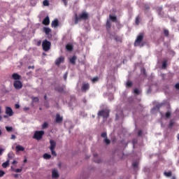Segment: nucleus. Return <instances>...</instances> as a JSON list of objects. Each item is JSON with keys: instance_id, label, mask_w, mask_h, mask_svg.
<instances>
[{"instance_id": "nucleus-1", "label": "nucleus", "mask_w": 179, "mask_h": 179, "mask_svg": "<svg viewBox=\"0 0 179 179\" xmlns=\"http://www.w3.org/2000/svg\"><path fill=\"white\" fill-rule=\"evenodd\" d=\"M89 17V14L87 13H83L82 14L78 15V14L75 15V24H78L80 20H87Z\"/></svg>"}, {"instance_id": "nucleus-2", "label": "nucleus", "mask_w": 179, "mask_h": 179, "mask_svg": "<svg viewBox=\"0 0 179 179\" xmlns=\"http://www.w3.org/2000/svg\"><path fill=\"white\" fill-rule=\"evenodd\" d=\"M142 41H143V34H141L137 36L136 41H134V46L139 47V45H141V47H143V44H141Z\"/></svg>"}, {"instance_id": "nucleus-3", "label": "nucleus", "mask_w": 179, "mask_h": 179, "mask_svg": "<svg viewBox=\"0 0 179 179\" xmlns=\"http://www.w3.org/2000/svg\"><path fill=\"white\" fill-rule=\"evenodd\" d=\"M42 47L43 51H50V50H51V42L48 40L43 41L42 43Z\"/></svg>"}, {"instance_id": "nucleus-4", "label": "nucleus", "mask_w": 179, "mask_h": 179, "mask_svg": "<svg viewBox=\"0 0 179 179\" xmlns=\"http://www.w3.org/2000/svg\"><path fill=\"white\" fill-rule=\"evenodd\" d=\"M44 136V131H36L33 138L36 139V141H41V139H43V136Z\"/></svg>"}, {"instance_id": "nucleus-5", "label": "nucleus", "mask_w": 179, "mask_h": 179, "mask_svg": "<svg viewBox=\"0 0 179 179\" xmlns=\"http://www.w3.org/2000/svg\"><path fill=\"white\" fill-rule=\"evenodd\" d=\"M98 117H103V118L107 120V118L110 117V111L108 110H99L98 113Z\"/></svg>"}, {"instance_id": "nucleus-6", "label": "nucleus", "mask_w": 179, "mask_h": 179, "mask_svg": "<svg viewBox=\"0 0 179 179\" xmlns=\"http://www.w3.org/2000/svg\"><path fill=\"white\" fill-rule=\"evenodd\" d=\"M13 86L16 90H20L23 87V84L20 80H15L13 83Z\"/></svg>"}, {"instance_id": "nucleus-7", "label": "nucleus", "mask_w": 179, "mask_h": 179, "mask_svg": "<svg viewBox=\"0 0 179 179\" xmlns=\"http://www.w3.org/2000/svg\"><path fill=\"white\" fill-rule=\"evenodd\" d=\"M65 62V57L60 56L59 58H57L55 61V65L57 66H59L61 64H64Z\"/></svg>"}, {"instance_id": "nucleus-8", "label": "nucleus", "mask_w": 179, "mask_h": 179, "mask_svg": "<svg viewBox=\"0 0 179 179\" xmlns=\"http://www.w3.org/2000/svg\"><path fill=\"white\" fill-rule=\"evenodd\" d=\"M89 89H90V85H89L87 83H83L81 87L82 92H86L87 90H89Z\"/></svg>"}, {"instance_id": "nucleus-9", "label": "nucleus", "mask_w": 179, "mask_h": 179, "mask_svg": "<svg viewBox=\"0 0 179 179\" xmlns=\"http://www.w3.org/2000/svg\"><path fill=\"white\" fill-rule=\"evenodd\" d=\"M52 178H59V173H58V170L55 169L52 170Z\"/></svg>"}, {"instance_id": "nucleus-10", "label": "nucleus", "mask_w": 179, "mask_h": 179, "mask_svg": "<svg viewBox=\"0 0 179 179\" xmlns=\"http://www.w3.org/2000/svg\"><path fill=\"white\" fill-rule=\"evenodd\" d=\"M6 114L9 115V117H12V115H13V110H12V108L6 107Z\"/></svg>"}, {"instance_id": "nucleus-11", "label": "nucleus", "mask_w": 179, "mask_h": 179, "mask_svg": "<svg viewBox=\"0 0 179 179\" xmlns=\"http://www.w3.org/2000/svg\"><path fill=\"white\" fill-rule=\"evenodd\" d=\"M56 122L59 123V122H62V121H64V117L61 115H59V114H57L56 115Z\"/></svg>"}, {"instance_id": "nucleus-12", "label": "nucleus", "mask_w": 179, "mask_h": 179, "mask_svg": "<svg viewBox=\"0 0 179 179\" xmlns=\"http://www.w3.org/2000/svg\"><path fill=\"white\" fill-rule=\"evenodd\" d=\"M50 150H54V149H55V146H57V143L55 142V141H54V140H50Z\"/></svg>"}, {"instance_id": "nucleus-13", "label": "nucleus", "mask_w": 179, "mask_h": 179, "mask_svg": "<svg viewBox=\"0 0 179 179\" xmlns=\"http://www.w3.org/2000/svg\"><path fill=\"white\" fill-rule=\"evenodd\" d=\"M42 23L44 24V26H48V24H50V17L48 16L45 17Z\"/></svg>"}, {"instance_id": "nucleus-14", "label": "nucleus", "mask_w": 179, "mask_h": 179, "mask_svg": "<svg viewBox=\"0 0 179 179\" xmlns=\"http://www.w3.org/2000/svg\"><path fill=\"white\" fill-rule=\"evenodd\" d=\"M12 78L14 79V80H20V78H22V77L20 76V75H19L16 73H14L12 75Z\"/></svg>"}, {"instance_id": "nucleus-15", "label": "nucleus", "mask_w": 179, "mask_h": 179, "mask_svg": "<svg viewBox=\"0 0 179 179\" xmlns=\"http://www.w3.org/2000/svg\"><path fill=\"white\" fill-rule=\"evenodd\" d=\"M16 151L17 152H24V147L18 145L15 147Z\"/></svg>"}, {"instance_id": "nucleus-16", "label": "nucleus", "mask_w": 179, "mask_h": 179, "mask_svg": "<svg viewBox=\"0 0 179 179\" xmlns=\"http://www.w3.org/2000/svg\"><path fill=\"white\" fill-rule=\"evenodd\" d=\"M59 23V22L58 20H55L54 21L52 22L51 26L52 27H58Z\"/></svg>"}, {"instance_id": "nucleus-17", "label": "nucleus", "mask_w": 179, "mask_h": 179, "mask_svg": "<svg viewBox=\"0 0 179 179\" xmlns=\"http://www.w3.org/2000/svg\"><path fill=\"white\" fill-rule=\"evenodd\" d=\"M76 59H77L76 56H73V57L70 59V62H71V64H72V65H75V64H76Z\"/></svg>"}, {"instance_id": "nucleus-18", "label": "nucleus", "mask_w": 179, "mask_h": 179, "mask_svg": "<svg viewBox=\"0 0 179 179\" xmlns=\"http://www.w3.org/2000/svg\"><path fill=\"white\" fill-rule=\"evenodd\" d=\"M9 162H10V159H7V161L2 164L1 166L3 169H6V167H9Z\"/></svg>"}, {"instance_id": "nucleus-19", "label": "nucleus", "mask_w": 179, "mask_h": 179, "mask_svg": "<svg viewBox=\"0 0 179 179\" xmlns=\"http://www.w3.org/2000/svg\"><path fill=\"white\" fill-rule=\"evenodd\" d=\"M106 28L107 31H110V29H111V22H110V21L106 22Z\"/></svg>"}, {"instance_id": "nucleus-20", "label": "nucleus", "mask_w": 179, "mask_h": 179, "mask_svg": "<svg viewBox=\"0 0 179 179\" xmlns=\"http://www.w3.org/2000/svg\"><path fill=\"white\" fill-rule=\"evenodd\" d=\"M43 159H45V160H50V159H51V155L45 153L43 155Z\"/></svg>"}, {"instance_id": "nucleus-21", "label": "nucleus", "mask_w": 179, "mask_h": 179, "mask_svg": "<svg viewBox=\"0 0 179 179\" xmlns=\"http://www.w3.org/2000/svg\"><path fill=\"white\" fill-rule=\"evenodd\" d=\"M43 30H44V33H45V34H47V35H48V34H50V33H51V29H50L48 27H44Z\"/></svg>"}, {"instance_id": "nucleus-22", "label": "nucleus", "mask_w": 179, "mask_h": 179, "mask_svg": "<svg viewBox=\"0 0 179 179\" xmlns=\"http://www.w3.org/2000/svg\"><path fill=\"white\" fill-rule=\"evenodd\" d=\"M55 90L59 93H62L64 92V88L61 87L60 86L56 87Z\"/></svg>"}, {"instance_id": "nucleus-23", "label": "nucleus", "mask_w": 179, "mask_h": 179, "mask_svg": "<svg viewBox=\"0 0 179 179\" xmlns=\"http://www.w3.org/2000/svg\"><path fill=\"white\" fill-rule=\"evenodd\" d=\"M66 48L68 50V51H72L73 50V46H72L71 44H67L66 45Z\"/></svg>"}, {"instance_id": "nucleus-24", "label": "nucleus", "mask_w": 179, "mask_h": 179, "mask_svg": "<svg viewBox=\"0 0 179 179\" xmlns=\"http://www.w3.org/2000/svg\"><path fill=\"white\" fill-rule=\"evenodd\" d=\"M94 161L95 162V163H101V159H97V154H94Z\"/></svg>"}, {"instance_id": "nucleus-25", "label": "nucleus", "mask_w": 179, "mask_h": 179, "mask_svg": "<svg viewBox=\"0 0 179 179\" xmlns=\"http://www.w3.org/2000/svg\"><path fill=\"white\" fill-rule=\"evenodd\" d=\"M109 18L110 19V20H112V22H117V17L114 16V15H110Z\"/></svg>"}, {"instance_id": "nucleus-26", "label": "nucleus", "mask_w": 179, "mask_h": 179, "mask_svg": "<svg viewBox=\"0 0 179 179\" xmlns=\"http://www.w3.org/2000/svg\"><path fill=\"white\" fill-rule=\"evenodd\" d=\"M13 157H15V154H13V152H9L8 155V159L10 160L11 159H13Z\"/></svg>"}, {"instance_id": "nucleus-27", "label": "nucleus", "mask_w": 179, "mask_h": 179, "mask_svg": "<svg viewBox=\"0 0 179 179\" xmlns=\"http://www.w3.org/2000/svg\"><path fill=\"white\" fill-rule=\"evenodd\" d=\"M164 174L166 176V177H171L173 173L171 171H169V172H164Z\"/></svg>"}, {"instance_id": "nucleus-28", "label": "nucleus", "mask_w": 179, "mask_h": 179, "mask_svg": "<svg viewBox=\"0 0 179 179\" xmlns=\"http://www.w3.org/2000/svg\"><path fill=\"white\" fill-rule=\"evenodd\" d=\"M164 34L165 37H169L170 32L169 31V29H164Z\"/></svg>"}, {"instance_id": "nucleus-29", "label": "nucleus", "mask_w": 179, "mask_h": 179, "mask_svg": "<svg viewBox=\"0 0 179 179\" xmlns=\"http://www.w3.org/2000/svg\"><path fill=\"white\" fill-rule=\"evenodd\" d=\"M6 129L7 132H12L13 131V127L6 126Z\"/></svg>"}, {"instance_id": "nucleus-30", "label": "nucleus", "mask_w": 179, "mask_h": 179, "mask_svg": "<svg viewBox=\"0 0 179 179\" xmlns=\"http://www.w3.org/2000/svg\"><path fill=\"white\" fill-rule=\"evenodd\" d=\"M126 87H132V82L128 80L126 83Z\"/></svg>"}, {"instance_id": "nucleus-31", "label": "nucleus", "mask_w": 179, "mask_h": 179, "mask_svg": "<svg viewBox=\"0 0 179 179\" xmlns=\"http://www.w3.org/2000/svg\"><path fill=\"white\" fill-rule=\"evenodd\" d=\"M166 68H167V61L162 62V69H166Z\"/></svg>"}, {"instance_id": "nucleus-32", "label": "nucleus", "mask_w": 179, "mask_h": 179, "mask_svg": "<svg viewBox=\"0 0 179 179\" xmlns=\"http://www.w3.org/2000/svg\"><path fill=\"white\" fill-rule=\"evenodd\" d=\"M31 99H32L33 103H38L39 101L38 97H32Z\"/></svg>"}, {"instance_id": "nucleus-33", "label": "nucleus", "mask_w": 179, "mask_h": 179, "mask_svg": "<svg viewBox=\"0 0 179 179\" xmlns=\"http://www.w3.org/2000/svg\"><path fill=\"white\" fill-rule=\"evenodd\" d=\"M50 6V2L48 0H44L43 1V6Z\"/></svg>"}, {"instance_id": "nucleus-34", "label": "nucleus", "mask_w": 179, "mask_h": 179, "mask_svg": "<svg viewBox=\"0 0 179 179\" xmlns=\"http://www.w3.org/2000/svg\"><path fill=\"white\" fill-rule=\"evenodd\" d=\"M103 142H104L106 145H110V143H111V141H110V139L107 138V137H106V138H105V139L103 140Z\"/></svg>"}, {"instance_id": "nucleus-35", "label": "nucleus", "mask_w": 179, "mask_h": 179, "mask_svg": "<svg viewBox=\"0 0 179 179\" xmlns=\"http://www.w3.org/2000/svg\"><path fill=\"white\" fill-rule=\"evenodd\" d=\"M43 129H45V128H48V123L44 122L43 124L42 125Z\"/></svg>"}, {"instance_id": "nucleus-36", "label": "nucleus", "mask_w": 179, "mask_h": 179, "mask_svg": "<svg viewBox=\"0 0 179 179\" xmlns=\"http://www.w3.org/2000/svg\"><path fill=\"white\" fill-rule=\"evenodd\" d=\"M52 156L57 157V152H55V149L50 150Z\"/></svg>"}, {"instance_id": "nucleus-37", "label": "nucleus", "mask_w": 179, "mask_h": 179, "mask_svg": "<svg viewBox=\"0 0 179 179\" xmlns=\"http://www.w3.org/2000/svg\"><path fill=\"white\" fill-rule=\"evenodd\" d=\"M165 117H166V118H170V117H171V112H167L165 114Z\"/></svg>"}, {"instance_id": "nucleus-38", "label": "nucleus", "mask_w": 179, "mask_h": 179, "mask_svg": "<svg viewBox=\"0 0 179 179\" xmlns=\"http://www.w3.org/2000/svg\"><path fill=\"white\" fill-rule=\"evenodd\" d=\"M138 162H134L132 163V166L133 167H134V169H136V167H138Z\"/></svg>"}, {"instance_id": "nucleus-39", "label": "nucleus", "mask_w": 179, "mask_h": 179, "mask_svg": "<svg viewBox=\"0 0 179 179\" xmlns=\"http://www.w3.org/2000/svg\"><path fill=\"white\" fill-rule=\"evenodd\" d=\"M101 136L102 138H104L105 139L107 138V133L106 132H103L101 134Z\"/></svg>"}, {"instance_id": "nucleus-40", "label": "nucleus", "mask_w": 179, "mask_h": 179, "mask_svg": "<svg viewBox=\"0 0 179 179\" xmlns=\"http://www.w3.org/2000/svg\"><path fill=\"white\" fill-rule=\"evenodd\" d=\"M97 81H99V77H95L92 79V83H96Z\"/></svg>"}, {"instance_id": "nucleus-41", "label": "nucleus", "mask_w": 179, "mask_h": 179, "mask_svg": "<svg viewBox=\"0 0 179 179\" xmlns=\"http://www.w3.org/2000/svg\"><path fill=\"white\" fill-rule=\"evenodd\" d=\"M173 125H174V122L173 120H170L169 128H171Z\"/></svg>"}, {"instance_id": "nucleus-42", "label": "nucleus", "mask_w": 179, "mask_h": 179, "mask_svg": "<svg viewBox=\"0 0 179 179\" xmlns=\"http://www.w3.org/2000/svg\"><path fill=\"white\" fill-rule=\"evenodd\" d=\"M139 19H140L139 16L136 17V18L135 22H136V24H137V25L139 24Z\"/></svg>"}, {"instance_id": "nucleus-43", "label": "nucleus", "mask_w": 179, "mask_h": 179, "mask_svg": "<svg viewBox=\"0 0 179 179\" xmlns=\"http://www.w3.org/2000/svg\"><path fill=\"white\" fill-rule=\"evenodd\" d=\"M67 78H68V72H66V73H64V80H66Z\"/></svg>"}, {"instance_id": "nucleus-44", "label": "nucleus", "mask_w": 179, "mask_h": 179, "mask_svg": "<svg viewBox=\"0 0 179 179\" xmlns=\"http://www.w3.org/2000/svg\"><path fill=\"white\" fill-rule=\"evenodd\" d=\"M5 176V172L3 171H0V177H3Z\"/></svg>"}, {"instance_id": "nucleus-45", "label": "nucleus", "mask_w": 179, "mask_h": 179, "mask_svg": "<svg viewBox=\"0 0 179 179\" xmlns=\"http://www.w3.org/2000/svg\"><path fill=\"white\" fill-rule=\"evenodd\" d=\"M22 169H17L15 170V173H22Z\"/></svg>"}, {"instance_id": "nucleus-46", "label": "nucleus", "mask_w": 179, "mask_h": 179, "mask_svg": "<svg viewBox=\"0 0 179 179\" xmlns=\"http://www.w3.org/2000/svg\"><path fill=\"white\" fill-rule=\"evenodd\" d=\"M142 71H143V73L144 76H147V74H146V69H145V68H143V69H142Z\"/></svg>"}, {"instance_id": "nucleus-47", "label": "nucleus", "mask_w": 179, "mask_h": 179, "mask_svg": "<svg viewBox=\"0 0 179 179\" xmlns=\"http://www.w3.org/2000/svg\"><path fill=\"white\" fill-rule=\"evenodd\" d=\"M134 93H135V94H139V90H138V89H135L134 90Z\"/></svg>"}, {"instance_id": "nucleus-48", "label": "nucleus", "mask_w": 179, "mask_h": 179, "mask_svg": "<svg viewBox=\"0 0 179 179\" xmlns=\"http://www.w3.org/2000/svg\"><path fill=\"white\" fill-rule=\"evenodd\" d=\"M15 107L16 109L20 108V105L16 103V104L15 105Z\"/></svg>"}, {"instance_id": "nucleus-49", "label": "nucleus", "mask_w": 179, "mask_h": 179, "mask_svg": "<svg viewBox=\"0 0 179 179\" xmlns=\"http://www.w3.org/2000/svg\"><path fill=\"white\" fill-rule=\"evenodd\" d=\"M68 0H62V1L64 2V5L66 6L68 5Z\"/></svg>"}, {"instance_id": "nucleus-50", "label": "nucleus", "mask_w": 179, "mask_h": 179, "mask_svg": "<svg viewBox=\"0 0 179 179\" xmlns=\"http://www.w3.org/2000/svg\"><path fill=\"white\" fill-rule=\"evenodd\" d=\"M175 87L179 90V83L176 84Z\"/></svg>"}, {"instance_id": "nucleus-51", "label": "nucleus", "mask_w": 179, "mask_h": 179, "mask_svg": "<svg viewBox=\"0 0 179 179\" xmlns=\"http://www.w3.org/2000/svg\"><path fill=\"white\" fill-rule=\"evenodd\" d=\"M138 136H142V131L140 130L138 132Z\"/></svg>"}, {"instance_id": "nucleus-52", "label": "nucleus", "mask_w": 179, "mask_h": 179, "mask_svg": "<svg viewBox=\"0 0 179 179\" xmlns=\"http://www.w3.org/2000/svg\"><path fill=\"white\" fill-rule=\"evenodd\" d=\"M36 45L40 46L41 45V41H38L36 43Z\"/></svg>"}, {"instance_id": "nucleus-53", "label": "nucleus", "mask_w": 179, "mask_h": 179, "mask_svg": "<svg viewBox=\"0 0 179 179\" xmlns=\"http://www.w3.org/2000/svg\"><path fill=\"white\" fill-rule=\"evenodd\" d=\"M11 139H16V136L15 134L11 135Z\"/></svg>"}, {"instance_id": "nucleus-54", "label": "nucleus", "mask_w": 179, "mask_h": 179, "mask_svg": "<svg viewBox=\"0 0 179 179\" xmlns=\"http://www.w3.org/2000/svg\"><path fill=\"white\" fill-rule=\"evenodd\" d=\"M3 149L0 148V156L2 155V153H3Z\"/></svg>"}, {"instance_id": "nucleus-55", "label": "nucleus", "mask_w": 179, "mask_h": 179, "mask_svg": "<svg viewBox=\"0 0 179 179\" xmlns=\"http://www.w3.org/2000/svg\"><path fill=\"white\" fill-rule=\"evenodd\" d=\"M28 69H34V66H28Z\"/></svg>"}, {"instance_id": "nucleus-56", "label": "nucleus", "mask_w": 179, "mask_h": 179, "mask_svg": "<svg viewBox=\"0 0 179 179\" xmlns=\"http://www.w3.org/2000/svg\"><path fill=\"white\" fill-rule=\"evenodd\" d=\"M12 164H17V161L14 160V161L12 162Z\"/></svg>"}, {"instance_id": "nucleus-57", "label": "nucleus", "mask_w": 179, "mask_h": 179, "mask_svg": "<svg viewBox=\"0 0 179 179\" xmlns=\"http://www.w3.org/2000/svg\"><path fill=\"white\" fill-rule=\"evenodd\" d=\"M30 108L29 107H24V111H27L28 110H29Z\"/></svg>"}, {"instance_id": "nucleus-58", "label": "nucleus", "mask_w": 179, "mask_h": 179, "mask_svg": "<svg viewBox=\"0 0 179 179\" xmlns=\"http://www.w3.org/2000/svg\"><path fill=\"white\" fill-rule=\"evenodd\" d=\"M149 9H150V7H149V6L145 7V10H149Z\"/></svg>"}, {"instance_id": "nucleus-59", "label": "nucleus", "mask_w": 179, "mask_h": 179, "mask_svg": "<svg viewBox=\"0 0 179 179\" xmlns=\"http://www.w3.org/2000/svg\"><path fill=\"white\" fill-rule=\"evenodd\" d=\"M156 107H157V108H160V107H162V104L157 105Z\"/></svg>"}, {"instance_id": "nucleus-60", "label": "nucleus", "mask_w": 179, "mask_h": 179, "mask_svg": "<svg viewBox=\"0 0 179 179\" xmlns=\"http://www.w3.org/2000/svg\"><path fill=\"white\" fill-rule=\"evenodd\" d=\"M14 177H15V178H17V177H19V174H15Z\"/></svg>"}, {"instance_id": "nucleus-61", "label": "nucleus", "mask_w": 179, "mask_h": 179, "mask_svg": "<svg viewBox=\"0 0 179 179\" xmlns=\"http://www.w3.org/2000/svg\"><path fill=\"white\" fill-rule=\"evenodd\" d=\"M24 163H27V159H24Z\"/></svg>"}, {"instance_id": "nucleus-62", "label": "nucleus", "mask_w": 179, "mask_h": 179, "mask_svg": "<svg viewBox=\"0 0 179 179\" xmlns=\"http://www.w3.org/2000/svg\"><path fill=\"white\" fill-rule=\"evenodd\" d=\"M44 99H45V100H47V94H45V95L44 96Z\"/></svg>"}, {"instance_id": "nucleus-63", "label": "nucleus", "mask_w": 179, "mask_h": 179, "mask_svg": "<svg viewBox=\"0 0 179 179\" xmlns=\"http://www.w3.org/2000/svg\"><path fill=\"white\" fill-rule=\"evenodd\" d=\"M171 179H176V176H173Z\"/></svg>"}, {"instance_id": "nucleus-64", "label": "nucleus", "mask_w": 179, "mask_h": 179, "mask_svg": "<svg viewBox=\"0 0 179 179\" xmlns=\"http://www.w3.org/2000/svg\"><path fill=\"white\" fill-rule=\"evenodd\" d=\"M178 141H179V134H178V136H177Z\"/></svg>"}]
</instances>
